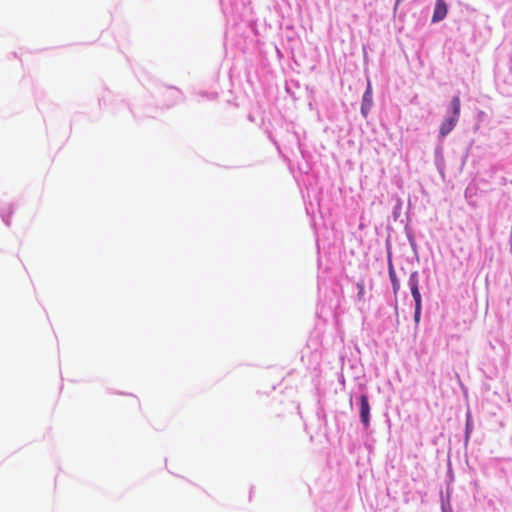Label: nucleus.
I'll list each match as a JSON object with an SVG mask.
<instances>
[{
  "label": "nucleus",
  "mask_w": 512,
  "mask_h": 512,
  "mask_svg": "<svg viewBox=\"0 0 512 512\" xmlns=\"http://www.w3.org/2000/svg\"><path fill=\"white\" fill-rule=\"evenodd\" d=\"M359 414V421L366 433H370L371 406L366 393H361L356 402Z\"/></svg>",
  "instance_id": "f257e3e1"
},
{
  "label": "nucleus",
  "mask_w": 512,
  "mask_h": 512,
  "mask_svg": "<svg viewBox=\"0 0 512 512\" xmlns=\"http://www.w3.org/2000/svg\"><path fill=\"white\" fill-rule=\"evenodd\" d=\"M388 277L391 283V288L394 294V298L388 302V304L393 307L394 314L396 317V322L399 323V310H398V293L401 288L400 280L396 274V270L394 268L393 262L391 258H388Z\"/></svg>",
  "instance_id": "f03ea898"
},
{
  "label": "nucleus",
  "mask_w": 512,
  "mask_h": 512,
  "mask_svg": "<svg viewBox=\"0 0 512 512\" xmlns=\"http://www.w3.org/2000/svg\"><path fill=\"white\" fill-rule=\"evenodd\" d=\"M461 113V100L459 95L452 96L450 102L446 106L444 118L459 121Z\"/></svg>",
  "instance_id": "7ed1b4c3"
},
{
  "label": "nucleus",
  "mask_w": 512,
  "mask_h": 512,
  "mask_svg": "<svg viewBox=\"0 0 512 512\" xmlns=\"http://www.w3.org/2000/svg\"><path fill=\"white\" fill-rule=\"evenodd\" d=\"M373 106V90L370 80L367 81L366 89L362 96L360 112L364 118H367Z\"/></svg>",
  "instance_id": "20e7f679"
},
{
  "label": "nucleus",
  "mask_w": 512,
  "mask_h": 512,
  "mask_svg": "<svg viewBox=\"0 0 512 512\" xmlns=\"http://www.w3.org/2000/svg\"><path fill=\"white\" fill-rule=\"evenodd\" d=\"M448 13V4L445 0H436L431 22L433 24L444 20Z\"/></svg>",
  "instance_id": "39448f33"
},
{
  "label": "nucleus",
  "mask_w": 512,
  "mask_h": 512,
  "mask_svg": "<svg viewBox=\"0 0 512 512\" xmlns=\"http://www.w3.org/2000/svg\"><path fill=\"white\" fill-rule=\"evenodd\" d=\"M457 121L449 119V118H443L440 126L439 131L437 135L438 142H443L444 139L454 130V128L457 125Z\"/></svg>",
  "instance_id": "423d86ee"
},
{
  "label": "nucleus",
  "mask_w": 512,
  "mask_h": 512,
  "mask_svg": "<svg viewBox=\"0 0 512 512\" xmlns=\"http://www.w3.org/2000/svg\"><path fill=\"white\" fill-rule=\"evenodd\" d=\"M443 142H438L434 149V164L437 171L444 177L445 159L443 154Z\"/></svg>",
  "instance_id": "0eeeda50"
},
{
  "label": "nucleus",
  "mask_w": 512,
  "mask_h": 512,
  "mask_svg": "<svg viewBox=\"0 0 512 512\" xmlns=\"http://www.w3.org/2000/svg\"><path fill=\"white\" fill-rule=\"evenodd\" d=\"M453 489L449 485L446 488V491L440 490V508L441 512H453V508L451 505V497H452Z\"/></svg>",
  "instance_id": "6e6552de"
},
{
  "label": "nucleus",
  "mask_w": 512,
  "mask_h": 512,
  "mask_svg": "<svg viewBox=\"0 0 512 512\" xmlns=\"http://www.w3.org/2000/svg\"><path fill=\"white\" fill-rule=\"evenodd\" d=\"M474 430V421L470 409H467L465 414V429L463 436V444L465 448L468 446L471 438V434Z\"/></svg>",
  "instance_id": "1a4fd4ad"
},
{
  "label": "nucleus",
  "mask_w": 512,
  "mask_h": 512,
  "mask_svg": "<svg viewBox=\"0 0 512 512\" xmlns=\"http://www.w3.org/2000/svg\"><path fill=\"white\" fill-rule=\"evenodd\" d=\"M407 286L411 295L421 293L420 291V274L418 271H412L409 275Z\"/></svg>",
  "instance_id": "9d476101"
},
{
  "label": "nucleus",
  "mask_w": 512,
  "mask_h": 512,
  "mask_svg": "<svg viewBox=\"0 0 512 512\" xmlns=\"http://www.w3.org/2000/svg\"><path fill=\"white\" fill-rule=\"evenodd\" d=\"M404 232L407 237L408 243L416 257H418V245L416 243L414 231L409 225V220H407V223L404 226Z\"/></svg>",
  "instance_id": "9b49d317"
},
{
  "label": "nucleus",
  "mask_w": 512,
  "mask_h": 512,
  "mask_svg": "<svg viewBox=\"0 0 512 512\" xmlns=\"http://www.w3.org/2000/svg\"><path fill=\"white\" fill-rule=\"evenodd\" d=\"M355 286H356V289H357V299H358L359 302H363V304L360 305L358 307V309H359V311L361 313H363L365 311V309H366V307H365V301H366L365 293L366 292H365L364 284H363V282H358V283H356Z\"/></svg>",
  "instance_id": "f8f14e48"
},
{
  "label": "nucleus",
  "mask_w": 512,
  "mask_h": 512,
  "mask_svg": "<svg viewBox=\"0 0 512 512\" xmlns=\"http://www.w3.org/2000/svg\"><path fill=\"white\" fill-rule=\"evenodd\" d=\"M402 205V200L400 198H397L396 203L392 209V218L394 221H397L400 218L402 212Z\"/></svg>",
  "instance_id": "ddd939ff"
},
{
  "label": "nucleus",
  "mask_w": 512,
  "mask_h": 512,
  "mask_svg": "<svg viewBox=\"0 0 512 512\" xmlns=\"http://www.w3.org/2000/svg\"><path fill=\"white\" fill-rule=\"evenodd\" d=\"M422 310H423V308H414L413 321L415 324V328H418V326L420 324L421 317H422Z\"/></svg>",
  "instance_id": "4468645a"
},
{
  "label": "nucleus",
  "mask_w": 512,
  "mask_h": 512,
  "mask_svg": "<svg viewBox=\"0 0 512 512\" xmlns=\"http://www.w3.org/2000/svg\"><path fill=\"white\" fill-rule=\"evenodd\" d=\"M413 298V306L414 308H423V298L422 294L418 293L415 295H411Z\"/></svg>",
  "instance_id": "2eb2a0df"
},
{
  "label": "nucleus",
  "mask_w": 512,
  "mask_h": 512,
  "mask_svg": "<svg viewBox=\"0 0 512 512\" xmlns=\"http://www.w3.org/2000/svg\"><path fill=\"white\" fill-rule=\"evenodd\" d=\"M358 386H359V388L361 389V388H362V383H361V382H359V383H358Z\"/></svg>",
  "instance_id": "dca6fc26"
}]
</instances>
